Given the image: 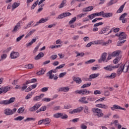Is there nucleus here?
Returning a JSON list of instances; mask_svg holds the SVG:
<instances>
[{"mask_svg": "<svg viewBox=\"0 0 129 129\" xmlns=\"http://www.w3.org/2000/svg\"><path fill=\"white\" fill-rule=\"evenodd\" d=\"M92 111L94 114V115L95 116H97L98 117H102L104 114L102 113V111L101 109L98 108H94L92 109Z\"/></svg>", "mask_w": 129, "mask_h": 129, "instance_id": "2", "label": "nucleus"}, {"mask_svg": "<svg viewBox=\"0 0 129 129\" xmlns=\"http://www.w3.org/2000/svg\"><path fill=\"white\" fill-rule=\"evenodd\" d=\"M102 17H103V18H110L112 17V16L113 15L112 13H104V12L103 11H102Z\"/></svg>", "mask_w": 129, "mask_h": 129, "instance_id": "12", "label": "nucleus"}, {"mask_svg": "<svg viewBox=\"0 0 129 129\" xmlns=\"http://www.w3.org/2000/svg\"><path fill=\"white\" fill-rule=\"evenodd\" d=\"M93 62H95V59H90L85 62V64H90L91 63H93Z\"/></svg>", "mask_w": 129, "mask_h": 129, "instance_id": "51", "label": "nucleus"}, {"mask_svg": "<svg viewBox=\"0 0 129 129\" xmlns=\"http://www.w3.org/2000/svg\"><path fill=\"white\" fill-rule=\"evenodd\" d=\"M127 16V13H125L122 14L119 17V21H121L122 24H125L127 23V19L125 18Z\"/></svg>", "mask_w": 129, "mask_h": 129, "instance_id": "6", "label": "nucleus"}, {"mask_svg": "<svg viewBox=\"0 0 129 129\" xmlns=\"http://www.w3.org/2000/svg\"><path fill=\"white\" fill-rule=\"evenodd\" d=\"M81 129H87V126H86L84 123H82L81 124Z\"/></svg>", "mask_w": 129, "mask_h": 129, "instance_id": "61", "label": "nucleus"}, {"mask_svg": "<svg viewBox=\"0 0 129 129\" xmlns=\"http://www.w3.org/2000/svg\"><path fill=\"white\" fill-rule=\"evenodd\" d=\"M25 68H27V69H32V68H34V64L30 63L28 65H26Z\"/></svg>", "mask_w": 129, "mask_h": 129, "instance_id": "41", "label": "nucleus"}, {"mask_svg": "<svg viewBox=\"0 0 129 129\" xmlns=\"http://www.w3.org/2000/svg\"><path fill=\"white\" fill-rule=\"evenodd\" d=\"M4 113L6 115H12V114H14V112H13V110L10 108H7L4 110Z\"/></svg>", "mask_w": 129, "mask_h": 129, "instance_id": "16", "label": "nucleus"}, {"mask_svg": "<svg viewBox=\"0 0 129 129\" xmlns=\"http://www.w3.org/2000/svg\"><path fill=\"white\" fill-rule=\"evenodd\" d=\"M93 6H89L82 9V12H90V11H92L93 10Z\"/></svg>", "mask_w": 129, "mask_h": 129, "instance_id": "20", "label": "nucleus"}, {"mask_svg": "<svg viewBox=\"0 0 129 129\" xmlns=\"http://www.w3.org/2000/svg\"><path fill=\"white\" fill-rule=\"evenodd\" d=\"M71 15L72 14L70 12H65L62 13L61 14L58 15L57 17H56V20L64 19V18H66V17H69V16H71Z\"/></svg>", "mask_w": 129, "mask_h": 129, "instance_id": "4", "label": "nucleus"}, {"mask_svg": "<svg viewBox=\"0 0 129 129\" xmlns=\"http://www.w3.org/2000/svg\"><path fill=\"white\" fill-rule=\"evenodd\" d=\"M66 4V0H63L61 4L59 5V9H62L64 7V5Z\"/></svg>", "mask_w": 129, "mask_h": 129, "instance_id": "47", "label": "nucleus"}, {"mask_svg": "<svg viewBox=\"0 0 129 129\" xmlns=\"http://www.w3.org/2000/svg\"><path fill=\"white\" fill-rule=\"evenodd\" d=\"M102 11L99 13H93V14L94 15V17H99L100 16H102Z\"/></svg>", "mask_w": 129, "mask_h": 129, "instance_id": "44", "label": "nucleus"}, {"mask_svg": "<svg viewBox=\"0 0 129 129\" xmlns=\"http://www.w3.org/2000/svg\"><path fill=\"white\" fill-rule=\"evenodd\" d=\"M48 21V19L41 18L38 22H36V24L34 25V27H37L39 25V24H42V23H46Z\"/></svg>", "mask_w": 129, "mask_h": 129, "instance_id": "18", "label": "nucleus"}, {"mask_svg": "<svg viewBox=\"0 0 129 129\" xmlns=\"http://www.w3.org/2000/svg\"><path fill=\"white\" fill-rule=\"evenodd\" d=\"M75 93L76 94H82L84 95L85 94V90H77L75 92Z\"/></svg>", "mask_w": 129, "mask_h": 129, "instance_id": "26", "label": "nucleus"}, {"mask_svg": "<svg viewBox=\"0 0 129 129\" xmlns=\"http://www.w3.org/2000/svg\"><path fill=\"white\" fill-rule=\"evenodd\" d=\"M106 56H107V53L106 52H104L102 54L101 58L98 59L99 63H101L103 62H107V59H106Z\"/></svg>", "mask_w": 129, "mask_h": 129, "instance_id": "5", "label": "nucleus"}, {"mask_svg": "<svg viewBox=\"0 0 129 129\" xmlns=\"http://www.w3.org/2000/svg\"><path fill=\"white\" fill-rule=\"evenodd\" d=\"M83 107L81 106L76 109H74L73 111H71L69 112L70 114H74V113H79V112H81L82 110H83Z\"/></svg>", "mask_w": 129, "mask_h": 129, "instance_id": "7", "label": "nucleus"}, {"mask_svg": "<svg viewBox=\"0 0 129 129\" xmlns=\"http://www.w3.org/2000/svg\"><path fill=\"white\" fill-rule=\"evenodd\" d=\"M34 23L33 21H31L29 23V24L24 28L25 29H28V28H30L31 27V25Z\"/></svg>", "mask_w": 129, "mask_h": 129, "instance_id": "55", "label": "nucleus"}, {"mask_svg": "<svg viewBox=\"0 0 129 129\" xmlns=\"http://www.w3.org/2000/svg\"><path fill=\"white\" fill-rule=\"evenodd\" d=\"M41 106V104L39 103L35 104L32 107H31L29 109V111L33 112L36 111L37 109H39V108Z\"/></svg>", "mask_w": 129, "mask_h": 129, "instance_id": "9", "label": "nucleus"}, {"mask_svg": "<svg viewBox=\"0 0 129 129\" xmlns=\"http://www.w3.org/2000/svg\"><path fill=\"white\" fill-rule=\"evenodd\" d=\"M24 36H25V35L23 34V35L18 37L17 38V42H20V41H21L22 40V39H23V38H24Z\"/></svg>", "mask_w": 129, "mask_h": 129, "instance_id": "53", "label": "nucleus"}, {"mask_svg": "<svg viewBox=\"0 0 129 129\" xmlns=\"http://www.w3.org/2000/svg\"><path fill=\"white\" fill-rule=\"evenodd\" d=\"M96 107L99 108H103V109H107L108 108V106L104 104H98L96 105Z\"/></svg>", "mask_w": 129, "mask_h": 129, "instance_id": "15", "label": "nucleus"}, {"mask_svg": "<svg viewBox=\"0 0 129 129\" xmlns=\"http://www.w3.org/2000/svg\"><path fill=\"white\" fill-rule=\"evenodd\" d=\"M122 72L126 73V72H129V63L126 62L124 64H121L117 71V74L118 76H119Z\"/></svg>", "mask_w": 129, "mask_h": 129, "instance_id": "1", "label": "nucleus"}, {"mask_svg": "<svg viewBox=\"0 0 129 129\" xmlns=\"http://www.w3.org/2000/svg\"><path fill=\"white\" fill-rule=\"evenodd\" d=\"M88 18H89V19L90 20H92L93 19H94V18H95V17H94V14H91V15H89V16H88Z\"/></svg>", "mask_w": 129, "mask_h": 129, "instance_id": "62", "label": "nucleus"}, {"mask_svg": "<svg viewBox=\"0 0 129 129\" xmlns=\"http://www.w3.org/2000/svg\"><path fill=\"white\" fill-rule=\"evenodd\" d=\"M119 53H120L119 50H116L112 53V55L113 57H116V56H118L119 55Z\"/></svg>", "mask_w": 129, "mask_h": 129, "instance_id": "36", "label": "nucleus"}, {"mask_svg": "<svg viewBox=\"0 0 129 129\" xmlns=\"http://www.w3.org/2000/svg\"><path fill=\"white\" fill-rule=\"evenodd\" d=\"M40 91L41 92H46V91H48V87L42 88Z\"/></svg>", "mask_w": 129, "mask_h": 129, "instance_id": "60", "label": "nucleus"}, {"mask_svg": "<svg viewBox=\"0 0 129 129\" xmlns=\"http://www.w3.org/2000/svg\"><path fill=\"white\" fill-rule=\"evenodd\" d=\"M45 72H46V69H41V70L39 72H38L36 74L37 75H43L45 74Z\"/></svg>", "mask_w": 129, "mask_h": 129, "instance_id": "28", "label": "nucleus"}, {"mask_svg": "<svg viewBox=\"0 0 129 129\" xmlns=\"http://www.w3.org/2000/svg\"><path fill=\"white\" fill-rule=\"evenodd\" d=\"M120 60V57H117L113 61L114 64H117L118 61Z\"/></svg>", "mask_w": 129, "mask_h": 129, "instance_id": "37", "label": "nucleus"}, {"mask_svg": "<svg viewBox=\"0 0 129 129\" xmlns=\"http://www.w3.org/2000/svg\"><path fill=\"white\" fill-rule=\"evenodd\" d=\"M84 112L86 114H89V113H90V110H89V108L87 106L84 107Z\"/></svg>", "mask_w": 129, "mask_h": 129, "instance_id": "34", "label": "nucleus"}, {"mask_svg": "<svg viewBox=\"0 0 129 129\" xmlns=\"http://www.w3.org/2000/svg\"><path fill=\"white\" fill-rule=\"evenodd\" d=\"M76 22V17H74L72 19V20L69 22L70 25H72V24H74Z\"/></svg>", "mask_w": 129, "mask_h": 129, "instance_id": "42", "label": "nucleus"}, {"mask_svg": "<svg viewBox=\"0 0 129 129\" xmlns=\"http://www.w3.org/2000/svg\"><path fill=\"white\" fill-rule=\"evenodd\" d=\"M119 40L121 41V40H124V39H126V34L125 32H122L118 35Z\"/></svg>", "mask_w": 129, "mask_h": 129, "instance_id": "13", "label": "nucleus"}, {"mask_svg": "<svg viewBox=\"0 0 129 129\" xmlns=\"http://www.w3.org/2000/svg\"><path fill=\"white\" fill-rule=\"evenodd\" d=\"M79 101L82 103L87 104L88 101H86V97H83L80 99Z\"/></svg>", "mask_w": 129, "mask_h": 129, "instance_id": "27", "label": "nucleus"}, {"mask_svg": "<svg viewBox=\"0 0 129 129\" xmlns=\"http://www.w3.org/2000/svg\"><path fill=\"white\" fill-rule=\"evenodd\" d=\"M33 94H34V93H29L26 97H25V99L26 100H28V99H30V98H32V96H33Z\"/></svg>", "mask_w": 129, "mask_h": 129, "instance_id": "38", "label": "nucleus"}, {"mask_svg": "<svg viewBox=\"0 0 129 129\" xmlns=\"http://www.w3.org/2000/svg\"><path fill=\"white\" fill-rule=\"evenodd\" d=\"M25 111V107H21L18 110V113H22Z\"/></svg>", "mask_w": 129, "mask_h": 129, "instance_id": "46", "label": "nucleus"}, {"mask_svg": "<svg viewBox=\"0 0 129 129\" xmlns=\"http://www.w3.org/2000/svg\"><path fill=\"white\" fill-rule=\"evenodd\" d=\"M116 77V74L115 73H112L110 76H106L105 78H108L109 79H113Z\"/></svg>", "mask_w": 129, "mask_h": 129, "instance_id": "21", "label": "nucleus"}, {"mask_svg": "<svg viewBox=\"0 0 129 129\" xmlns=\"http://www.w3.org/2000/svg\"><path fill=\"white\" fill-rule=\"evenodd\" d=\"M70 121L72 122H74V123H75L78 122V121H79V118H75L72 120H71Z\"/></svg>", "mask_w": 129, "mask_h": 129, "instance_id": "52", "label": "nucleus"}, {"mask_svg": "<svg viewBox=\"0 0 129 129\" xmlns=\"http://www.w3.org/2000/svg\"><path fill=\"white\" fill-rule=\"evenodd\" d=\"M73 79L74 81H75V82H76V83H78V84H80V83L82 82V80H81V78L79 77L77 78L75 77H73Z\"/></svg>", "mask_w": 129, "mask_h": 129, "instance_id": "19", "label": "nucleus"}, {"mask_svg": "<svg viewBox=\"0 0 129 129\" xmlns=\"http://www.w3.org/2000/svg\"><path fill=\"white\" fill-rule=\"evenodd\" d=\"M91 85V83L85 84L81 87V88H86V87H89Z\"/></svg>", "mask_w": 129, "mask_h": 129, "instance_id": "40", "label": "nucleus"}, {"mask_svg": "<svg viewBox=\"0 0 129 129\" xmlns=\"http://www.w3.org/2000/svg\"><path fill=\"white\" fill-rule=\"evenodd\" d=\"M125 42V40L119 41L117 43V46H122V44H123Z\"/></svg>", "mask_w": 129, "mask_h": 129, "instance_id": "48", "label": "nucleus"}, {"mask_svg": "<svg viewBox=\"0 0 129 129\" xmlns=\"http://www.w3.org/2000/svg\"><path fill=\"white\" fill-rule=\"evenodd\" d=\"M99 76V74H93L90 75V79L91 80L92 79H94V78H96V77H98Z\"/></svg>", "mask_w": 129, "mask_h": 129, "instance_id": "29", "label": "nucleus"}, {"mask_svg": "<svg viewBox=\"0 0 129 129\" xmlns=\"http://www.w3.org/2000/svg\"><path fill=\"white\" fill-rule=\"evenodd\" d=\"M64 108L66 109H69V108H71V105L68 104L64 106Z\"/></svg>", "mask_w": 129, "mask_h": 129, "instance_id": "64", "label": "nucleus"}, {"mask_svg": "<svg viewBox=\"0 0 129 129\" xmlns=\"http://www.w3.org/2000/svg\"><path fill=\"white\" fill-rule=\"evenodd\" d=\"M35 32H36V30H33L32 31H31L30 32H29L25 36V39H27V38H28V37H30V36H31V35H32V34H33V33H35Z\"/></svg>", "mask_w": 129, "mask_h": 129, "instance_id": "39", "label": "nucleus"}, {"mask_svg": "<svg viewBox=\"0 0 129 129\" xmlns=\"http://www.w3.org/2000/svg\"><path fill=\"white\" fill-rule=\"evenodd\" d=\"M44 95V94H41L39 96H36V97H35L33 98L34 101H38V100H39V99H41V98H42V97H43Z\"/></svg>", "mask_w": 129, "mask_h": 129, "instance_id": "23", "label": "nucleus"}, {"mask_svg": "<svg viewBox=\"0 0 129 129\" xmlns=\"http://www.w3.org/2000/svg\"><path fill=\"white\" fill-rule=\"evenodd\" d=\"M58 57V56L56 54L51 55L50 56V59H52V60H55V59H57Z\"/></svg>", "mask_w": 129, "mask_h": 129, "instance_id": "58", "label": "nucleus"}, {"mask_svg": "<svg viewBox=\"0 0 129 129\" xmlns=\"http://www.w3.org/2000/svg\"><path fill=\"white\" fill-rule=\"evenodd\" d=\"M57 69H56L55 68V69L52 70L47 73L46 76H47V77H49V79H53V78L54 80H57V79H58V77H57L56 75H55V76H54V74H53V73H57Z\"/></svg>", "mask_w": 129, "mask_h": 129, "instance_id": "3", "label": "nucleus"}, {"mask_svg": "<svg viewBox=\"0 0 129 129\" xmlns=\"http://www.w3.org/2000/svg\"><path fill=\"white\" fill-rule=\"evenodd\" d=\"M19 6H20V3L15 2L12 5V8L13 9H16V8H18V7H19Z\"/></svg>", "mask_w": 129, "mask_h": 129, "instance_id": "43", "label": "nucleus"}, {"mask_svg": "<svg viewBox=\"0 0 129 129\" xmlns=\"http://www.w3.org/2000/svg\"><path fill=\"white\" fill-rule=\"evenodd\" d=\"M23 86L21 88V89L22 90V91H24V90H25V89H27V87H28V86L27 85H28V84H23Z\"/></svg>", "mask_w": 129, "mask_h": 129, "instance_id": "59", "label": "nucleus"}, {"mask_svg": "<svg viewBox=\"0 0 129 129\" xmlns=\"http://www.w3.org/2000/svg\"><path fill=\"white\" fill-rule=\"evenodd\" d=\"M66 74H67V72L61 73L59 75V78H62L64 77V76H65V75H66Z\"/></svg>", "mask_w": 129, "mask_h": 129, "instance_id": "54", "label": "nucleus"}, {"mask_svg": "<svg viewBox=\"0 0 129 129\" xmlns=\"http://www.w3.org/2000/svg\"><path fill=\"white\" fill-rule=\"evenodd\" d=\"M65 65H66L65 63L60 64L59 66L57 67L56 68V69H57V70L61 69L63 68V67H64V66H65Z\"/></svg>", "mask_w": 129, "mask_h": 129, "instance_id": "63", "label": "nucleus"}, {"mask_svg": "<svg viewBox=\"0 0 129 129\" xmlns=\"http://www.w3.org/2000/svg\"><path fill=\"white\" fill-rule=\"evenodd\" d=\"M102 25H103V22H99V23H95L94 25V27H99V26H102Z\"/></svg>", "mask_w": 129, "mask_h": 129, "instance_id": "56", "label": "nucleus"}, {"mask_svg": "<svg viewBox=\"0 0 129 129\" xmlns=\"http://www.w3.org/2000/svg\"><path fill=\"white\" fill-rule=\"evenodd\" d=\"M36 118L32 117H28L24 120V121H31V120H35Z\"/></svg>", "mask_w": 129, "mask_h": 129, "instance_id": "49", "label": "nucleus"}, {"mask_svg": "<svg viewBox=\"0 0 129 129\" xmlns=\"http://www.w3.org/2000/svg\"><path fill=\"white\" fill-rule=\"evenodd\" d=\"M42 57H44V53L40 52L35 57V60H39L41 59Z\"/></svg>", "mask_w": 129, "mask_h": 129, "instance_id": "24", "label": "nucleus"}, {"mask_svg": "<svg viewBox=\"0 0 129 129\" xmlns=\"http://www.w3.org/2000/svg\"><path fill=\"white\" fill-rule=\"evenodd\" d=\"M19 56V54L18 52L12 51L10 54L11 59H17Z\"/></svg>", "mask_w": 129, "mask_h": 129, "instance_id": "11", "label": "nucleus"}, {"mask_svg": "<svg viewBox=\"0 0 129 129\" xmlns=\"http://www.w3.org/2000/svg\"><path fill=\"white\" fill-rule=\"evenodd\" d=\"M110 43H111V40H108L107 41H106V42H104L103 43V46H107L109 44H110Z\"/></svg>", "mask_w": 129, "mask_h": 129, "instance_id": "57", "label": "nucleus"}, {"mask_svg": "<svg viewBox=\"0 0 129 129\" xmlns=\"http://www.w3.org/2000/svg\"><path fill=\"white\" fill-rule=\"evenodd\" d=\"M117 3V0H110V2L107 4L108 7H110L112 6L114 4H116Z\"/></svg>", "mask_w": 129, "mask_h": 129, "instance_id": "31", "label": "nucleus"}, {"mask_svg": "<svg viewBox=\"0 0 129 129\" xmlns=\"http://www.w3.org/2000/svg\"><path fill=\"white\" fill-rule=\"evenodd\" d=\"M37 82V79H32L31 80L27 81L26 84H30V83H35Z\"/></svg>", "mask_w": 129, "mask_h": 129, "instance_id": "33", "label": "nucleus"}, {"mask_svg": "<svg viewBox=\"0 0 129 129\" xmlns=\"http://www.w3.org/2000/svg\"><path fill=\"white\" fill-rule=\"evenodd\" d=\"M70 88L68 87H65L60 88L58 91H63V92H68L69 90H70Z\"/></svg>", "mask_w": 129, "mask_h": 129, "instance_id": "25", "label": "nucleus"}, {"mask_svg": "<svg viewBox=\"0 0 129 129\" xmlns=\"http://www.w3.org/2000/svg\"><path fill=\"white\" fill-rule=\"evenodd\" d=\"M126 4V2H125L124 4L123 5H121L119 9L117 11L116 13L117 14L122 13L123 11V9L124 8V6H125V4Z\"/></svg>", "mask_w": 129, "mask_h": 129, "instance_id": "22", "label": "nucleus"}, {"mask_svg": "<svg viewBox=\"0 0 129 129\" xmlns=\"http://www.w3.org/2000/svg\"><path fill=\"white\" fill-rule=\"evenodd\" d=\"M24 118H25V117L24 116H19L16 118H15L14 119L15 120H23V119H24Z\"/></svg>", "mask_w": 129, "mask_h": 129, "instance_id": "45", "label": "nucleus"}, {"mask_svg": "<svg viewBox=\"0 0 129 129\" xmlns=\"http://www.w3.org/2000/svg\"><path fill=\"white\" fill-rule=\"evenodd\" d=\"M51 122V120L49 118L43 119V124H45V125H46V124H49Z\"/></svg>", "mask_w": 129, "mask_h": 129, "instance_id": "32", "label": "nucleus"}, {"mask_svg": "<svg viewBox=\"0 0 129 129\" xmlns=\"http://www.w3.org/2000/svg\"><path fill=\"white\" fill-rule=\"evenodd\" d=\"M61 116H63V113H56L53 115V117L55 118H59Z\"/></svg>", "mask_w": 129, "mask_h": 129, "instance_id": "30", "label": "nucleus"}, {"mask_svg": "<svg viewBox=\"0 0 129 129\" xmlns=\"http://www.w3.org/2000/svg\"><path fill=\"white\" fill-rule=\"evenodd\" d=\"M109 29H110V27L108 26L103 27L99 32V35H103V34H105V33L108 31Z\"/></svg>", "mask_w": 129, "mask_h": 129, "instance_id": "8", "label": "nucleus"}, {"mask_svg": "<svg viewBox=\"0 0 129 129\" xmlns=\"http://www.w3.org/2000/svg\"><path fill=\"white\" fill-rule=\"evenodd\" d=\"M2 91L4 93H7V92L10 91L12 87L10 86H7L6 87H2Z\"/></svg>", "mask_w": 129, "mask_h": 129, "instance_id": "17", "label": "nucleus"}, {"mask_svg": "<svg viewBox=\"0 0 129 129\" xmlns=\"http://www.w3.org/2000/svg\"><path fill=\"white\" fill-rule=\"evenodd\" d=\"M21 24H22V21H19L17 25L15 26L14 29L13 30L12 32H17L19 31L21 27Z\"/></svg>", "mask_w": 129, "mask_h": 129, "instance_id": "14", "label": "nucleus"}, {"mask_svg": "<svg viewBox=\"0 0 129 129\" xmlns=\"http://www.w3.org/2000/svg\"><path fill=\"white\" fill-rule=\"evenodd\" d=\"M16 98L15 97H12L9 100H8V102H9V104H11V103H13V102H15Z\"/></svg>", "mask_w": 129, "mask_h": 129, "instance_id": "50", "label": "nucleus"}, {"mask_svg": "<svg viewBox=\"0 0 129 129\" xmlns=\"http://www.w3.org/2000/svg\"><path fill=\"white\" fill-rule=\"evenodd\" d=\"M118 68V65L112 66L111 65L104 67V69L107 71H112V70Z\"/></svg>", "mask_w": 129, "mask_h": 129, "instance_id": "10", "label": "nucleus"}, {"mask_svg": "<svg viewBox=\"0 0 129 129\" xmlns=\"http://www.w3.org/2000/svg\"><path fill=\"white\" fill-rule=\"evenodd\" d=\"M111 110L114 111V109H120V106H118V105H113L112 107H111Z\"/></svg>", "mask_w": 129, "mask_h": 129, "instance_id": "35", "label": "nucleus"}]
</instances>
